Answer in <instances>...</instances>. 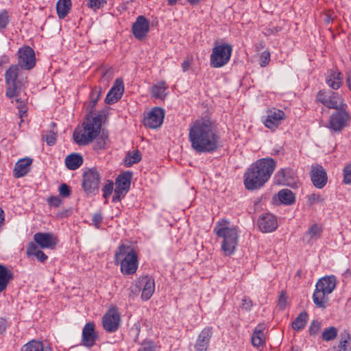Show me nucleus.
<instances>
[{
    "mask_svg": "<svg viewBox=\"0 0 351 351\" xmlns=\"http://www.w3.org/2000/svg\"><path fill=\"white\" fill-rule=\"evenodd\" d=\"M262 63H261V66H265L269 61V59H270V54L269 53H264L262 56Z\"/></svg>",
    "mask_w": 351,
    "mask_h": 351,
    "instance_id": "obj_57",
    "label": "nucleus"
},
{
    "mask_svg": "<svg viewBox=\"0 0 351 351\" xmlns=\"http://www.w3.org/2000/svg\"><path fill=\"white\" fill-rule=\"evenodd\" d=\"M8 327V322L4 318H0V334H3Z\"/></svg>",
    "mask_w": 351,
    "mask_h": 351,
    "instance_id": "obj_56",
    "label": "nucleus"
},
{
    "mask_svg": "<svg viewBox=\"0 0 351 351\" xmlns=\"http://www.w3.org/2000/svg\"><path fill=\"white\" fill-rule=\"evenodd\" d=\"M167 86L165 82H161L152 87V94L156 98L162 99L165 96V92Z\"/></svg>",
    "mask_w": 351,
    "mask_h": 351,
    "instance_id": "obj_35",
    "label": "nucleus"
},
{
    "mask_svg": "<svg viewBox=\"0 0 351 351\" xmlns=\"http://www.w3.org/2000/svg\"><path fill=\"white\" fill-rule=\"evenodd\" d=\"M212 335L213 331L211 328H204L198 335L196 343L195 344V350L207 351Z\"/></svg>",
    "mask_w": 351,
    "mask_h": 351,
    "instance_id": "obj_21",
    "label": "nucleus"
},
{
    "mask_svg": "<svg viewBox=\"0 0 351 351\" xmlns=\"http://www.w3.org/2000/svg\"><path fill=\"white\" fill-rule=\"evenodd\" d=\"M21 69L19 65L12 64L5 73V81L6 84V96L9 98L17 97L20 93L23 80L21 78Z\"/></svg>",
    "mask_w": 351,
    "mask_h": 351,
    "instance_id": "obj_7",
    "label": "nucleus"
},
{
    "mask_svg": "<svg viewBox=\"0 0 351 351\" xmlns=\"http://www.w3.org/2000/svg\"><path fill=\"white\" fill-rule=\"evenodd\" d=\"M178 0H167L168 4L170 5H175Z\"/></svg>",
    "mask_w": 351,
    "mask_h": 351,
    "instance_id": "obj_63",
    "label": "nucleus"
},
{
    "mask_svg": "<svg viewBox=\"0 0 351 351\" xmlns=\"http://www.w3.org/2000/svg\"><path fill=\"white\" fill-rule=\"evenodd\" d=\"M326 82L331 88L337 90L343 83V75L337 71L330 70L326 78Z\"/></svg>",
    "mask_w": 351,
    "mask_h": 351,
    "instance_id": "obj_27",
    "label": "nucleus"
},
{
    "mask_svg": "<svg viewBox=\"0 0 351 351\" xmlns=\"http://www.w3.org/2000/svg\"><path fill=\"white\" fill-rule=\"evenodd\" d=\"M106 3V0H88V6L92 9H99Z\"/></svg>",
    "mask_w": 351,
    "mask_h": 351,
    "instance_id": "obj_47",
    "label": "nucleus"
},
{
    "mask_svg": "<svg viewBox=\"0 0 351 351\" xmlns=\"http://www.w3.org/2000/svg\"><path fill=\"white\" fill-rule=\"evenodd\" d=\"M308 320V313L306 311L301 312L292 322L291 326L294 330H300L304 328Z\"/></svg>",
    "mask_w": 351,
    "mask_h": 351,
    "instance_id": "obj_34",
    "label": "nucleus"
},
{
    "mask_svg": "<svg viewBox=\"0 0 351 351\" xmlns=\"http://www.w3.org/2000/svg\"><path fill=\"white\" fill-rule=\"evenodd\" d=\"M347 84L349 89L351 91V73H349L347 77Z\"/></svg>",
    "mask_w": 351,
    "mask_h": 351,
    "instance_id": "obj_60",
    "label": "nucleus"
},
{
    "mask_svg": "<svg viewBox=\"0 0 351 351\" xmlns=\"http://www.w3.org/2000/svg\"><path fill=\"white\" fill-rule=\"evenodd\" d=\"M191 4L195 5L197 4L200 0H187Z\"/></svg>",
    "mask_w": 351,
    "mask_h": 351,
    "instance_id": "obj_62",
    "label": "nucleus"
},
{
    "mask_svg": "<svg viewBox=\"0 0 351 351\" xmlns=\"http://www.w3.org/2000/svg\"><path fill=\"white\" fill-rule=\"evenodd\" d=\"M18 64L21 69L31 70L36 65L34 51L29 46L20 48L18 51Z\"/></svg>",
    "mask_w": 351,
    "mask_h": 351,
    "instance_id": "obj_12",
    "label": "nucleus"
},
{
    "mask_svg": "<svg viewBox=\"0 0 351 351\" xmlns=\"http://www.w3.org/2000/svg\"><path fill=\"white\" fill-rule=\"evenodd\" d=\"M311 177L313 185L318 189H322L326 184V173L322 166L314 167L311 171Z\"/></svg>",
    "mask_w": 351,
    "mask_h": 351,
    "instance_id": "obj_23",
    "label": "nucleus"
},
{
    "mask_svg": "<svg viewBox=\"0 0 351 351\" xmlns=\"http://www.w3.org/2000/svg\"><path fill=\"white\" fill-rule=\"evenodd\" d=\"M317 99L328 108L338 110L347 108L343 99L337 92L319 90L317 95Z\"/></svg>",
    "mask_w": 351,
    "mask_h": 351,
    "instance_id": "obj_9",
    "label": "nucleus"
},
{
    "mask_svg": "<svg viewBox=\"0 0 351 351\" xmlns=\"http://www.w3.org/2000/svg\"><path fill=\"white\" fill-rule=\"evenodd\" d=\"M276 177L278 178V182L280 184L287 186H293L295 184L293 171L290 169H281L278 171Z\"/></svg>",
    "mask_w": 351,
    "mask_h": 351,
    "instance_id": "obj_28",
    "label": "nucleus"
},
{
    "mask_svg": "<svg viewBox=\"0 0 351 351\" xmlns=\"http://www.w3.org/2000/svg\"><path fill=\"white\" fill-rule=\"evenodd\" d=\"M124 91L123 82L121 79L117 78L115 80L114 86L111 88L108 93L105 99L106 103L108 104H112L118 101Z\"/></svg>",
    "mask_w": 351,
    "mask_h": 351,
    "instance_id": "obj_20",
    "label": "nucleus"
},
{
    "mask_svg": "<svg viewBox=\"0 0 351 351\" xmlns=\"http://www.w3.org/2000/svg\"><path fill=\"white\" fill-rule=\"evenodd\" d=\"M308 199L310 204H314L319 202H323L324 199L319 195L316 193H312L308 195Z\"/></svg>",
    "mask_w": 351,
    "mask_h": 351,
    "instance_id": "obj_49",
    "label": "nucleus"
},
{
    "mask_svg": "<svg viewBox=\"0 0 351 351\" xmlns=\"http://www.w3.org/2000/svg\"><path fill=\"white\" fill-rule=\"evenodd\" d=\"M103 217L100 213H95L92 219L93 224L96 228H100V223L102 221Z\"/></svg>",
    "mask_w": 351,
    "mask_h": 351,
    "instance_id": "obj_51",
    "label": "nucleus"
},
{
    "mask_svg": "<svg viewBox=\"0 0 351 351\" xmlns=\"http://www.w3.org/2000/svg\"><path fill=\"white\" fill-rule=\"evenodd\" d=\"M128 190L122 189V188H119L117 186H115L114 194L112 197V202H119L122 197H123L125 194L128 193Z\"/></svg>",
    "mask_w": 351,
    "mask_h": 351,
    "instance_id": "obj_42",
    "label": "nucleus"
},
{
    "mask_svg": "<svg viewBox=\"0 0 351 351\" xmlns=\"http://www.w3.org/2000/svg\"><path fill=\"white\" fill-rule=\"evenodd\" d=\"M83 125V130H75L73 132L74 141L80 145L88 144L98 136L101 127L100 116L87 117Z\"/></svg>",
    "mask_w": 351,
    "mask_h": 351,
    "instance_id": "obj_4",
    "label": "nucleus"
},
{
    "mask_svg": "<svg viewBox=\"0 0 351 351\" xmlns=\"http://www.w3.org/2000/svg\"><path fill=\"white\" fill-rule=\"evenodd\" d=\"M26 254L28 256H34L41 263H45L48 258V256L39 250L38 245L34 242H30L27 245Z\"/></svg>",
    "mask_w": 351,
    "mask_h": 351,
    "instance_id": "obj_30",
    "label": "nucleus"
},
{
    "mask_svg": "<svg viewBox=\"0 0 351 351\" xmlns=\"http://www.w3.org/2000/svg\"><path fill=\"white\" fill-rule=\"evenodd\" d=\"M343 181L346 184H351V164L345 167L343 169Z\"/></svg>",
    "mask_w": 351,
    "mask_h": 351,
    "instance_id": "obj_46",
    "label": "nucleus"
},
{
    "mask_svg": "<svg viewBox=\"0 0 351 351\" xmlns=\"http://www.w3.org/2000/svg\"><path fill=\"white\" fill-rule=\"evenodd\" d=\"M336 285L337 280L334 276L320 278L315 285V289L313 294L314 304L319 308H325L328 304V295L334 291Z\"/></svg>",
    "mask_w": 351,
    "mask_h": 351,
    "instance_id": "obj_5",
    "label": "nucleus"
},
{
    "mask_svg": "<svg viewBox=\"0 0 351 351\" xmlns=\"http://www.w3.org/2000/svg\"><path fill=\"white\" fill-rule=\"evenodd\" d=\"M252 306V302L251 301V300L247 297H244L241 301V308L243 310L248 311H250Z\"/></svg>",
    "mask_w": 351,
    "mask_h": 351,
    "instance_id": "obj_50",
    "label": "nucleus"
},
{
    "mask_svg": "<svg viewBox=\"0 0 351 351\" xmlns=\"http://www.w3.org/2000/svg\"><path fill=\"white\" fill-rule=\"evenodd\" d=\"M228 221H218L214 228L216 234L223 239L221 249L226 255H230L235 251L238 243L239 231L236 228L224 226Z\"/></svg>",
    "mask_w": 351,
    "mask_h": 351,
    "instance_id": "obj_6",
    "label": "nucleus"
},
{
    "mask_svg": "<svg viewBox=\"0 0 351 351\" xmlns=\"http://www.w3.org/2000/svg\"><path fill=\"white\" fill-rule=\"evenodd\" d=\"M193 63V57L186 58L182 63V69L183 72H186L191 66Z\"/></svg>",
    "mask_w": 351,
    "mask_h": 351,
    "instance_id": "obj_52",
    "label": "nucleus"
},
{
    "mask_svg": "<svg viewBox=\"0 0 351 351\" xmlns=\"http://www.w3.org/2000/svg\"><path fill=\"white\" fill-rule=\"evenodd\" d=\"M32 163V159L28 157L19 160L13 170L14 177L19 178L27 175L31 169Z\"/></svg>",
    "mask_w": 351,
    "mask_h": 351,
    "instance_id": "obj_22",
    "label": "nucleus"
},
{
    "mask_svg": "<svg viewBox=\"0 0 351 351\" xmlns=\"http://www.w3.org/2000/svg\"><path fill=\"white\" fill-rule=\"evenodd\" d=\"M34 241L38 247L53 249L57 245V237L51 232H37L34 235Z\"/></svg>",
    "mask_w": 351,
    "mask_h": 351,
    "instance_id": "obj_15",
    "label": "nucleus"
},
{
    "mask_svg": "<svg viewBox=\"0 0 351 351\" xmlns=\"http://www.w3.org/2000/svg\"><path fill=\"white\" fill-rule=\"evenodd\" d=\"M113 190V182L112 181H108V183L105 184V186L102 189L103 196L104 198L107 199L112 194Z\"/></svg>",
    "mask_w": 351,
    "mask_h": 351,
    "instance_id": "obj_44",
    "label": "nucleus"
},
{
    "mask_svg": "<svg viewBox=\"0 0 351 351\" xmlns=\"http://www.w3.org/2000/svg\"><path fill=\"white\" fill-rule=\"evenodd\" d=\"M259 230L264 233L272 232L278 228L276 217L271 213L261 214L257 221Z\"/></svg>",
    "mask_w": 351,
    "mask_h": 351,
    "instance_id": "obj_13",
    "label": "nucleus"
},
{
    "mask_svg": "<svg viewBox=\"0 0 351 351\" xmlns=\"http://www.w3.org/2000/svg\"><path fill=\"white\" fill-rule=\"evenodd\" d=\"M286 305H287L286 293L285 291H282L279 296L278 306L280 309L283 310L286 307Z\"/></svg>",
    "mask_w": 351,
    "mask_h": 351,
    "instance_id": "obj_53",
    "label": "nucleus"
},
{
    "mask_svg": "<svg viewBox=\"0 0 351 351\" xmlns=\"http://www.w3.org/2000/svg\"><path fill=\"white\" fill-rule=\"evenodd\" d=\"M149 29V21L143 16H138L132 25V32L135 38L138 40L143 39L145 37Z\"/></svg>",
    "mask_w": 351,
    "mask_h": 351,
    "instance_id": "obj_18",
    "label": "nucleus"
},
{
    "mask_svg": "<svg viewBox=\"0 0 351 351\" xmlns=\"http://www.w3.org/2000/svg\"><path fill=\"white\" fill-rule=\"evenodd\" d=\"M140 283L143 285L141 298L144 300H148L155 290L154 280L152 277L145 276L141 278Z\"/></svg>",
    "mask_w": 351,
    "mask_h": 351,
    "instance_id": "obj_25",
    "label": "nucleus"
},
{
    "mask_svg": "<svg viewBox=\"0 0 351 351\" xmlns=\"http://www.w3.org/2000/svg\"><path fill=\"white\" fill-rule=\"evenodd\" d=\"M101 93V88H95L92 89L90 96V104L91 106V108L95 107L98 99H99Z\"/></svg>",
    "mask_w": 351,
    "mask_h": 351,
    "instance_id": "obj_41",
    "label": "nucleus"
},
{
    "mask_svg": "<svg viewBox=\"0 0 351 351\" xmlns=\"http://www.w3.org/2000/svg\"><path fill=\"white\" fill-rule=\"evenodd\" d=\"M324 21L326 23H330L332 21V18L329 14H326L324 17Z\"/></svg>",
    "mask_w": 351,
    "mask_h": 351,
    "instance_id": "obj_61",
    "label": "nucleus"
},
{
    "mask_svg": "<svg viewBox=\"0 0 351 351\" xmlns=\"http://www.w3.org/2000/svg\"><path fill=\"white\" fill-rule=\"evenodd\" d=\"M9 22V16L6 11L0 13V29H4Z\"/></svg>",
    "mask_w": 351,
    "mask_h": 351,
    "instance_id": "obj_45",
    "label": "nucleus"
},
{
    "mask_svg": "<svg viewBox=\"0 0 351 351\" xmlns=\"http://www.w3.org/2000/svg\"><path fill=\"white\" fill-rule=\"evenodd\" d=\"M321 328V323L317 320H313L308 328L309 334L311 336H316Z\"/></svg>",
    "mask_w": 351,
    "mask_h": 351,
    "instance_id": "obj_43",
    "label": "nucleus"
},
{
    "mask_svg": "<svg viewBox=\"0 0 351 351\" xmlns=\"http://www.w3.org/2000/svg\"><path fill=\"white\" fill-rule=\"evenodd\" d=\"M219 139L215 125L208 119H197L190 127L189 140L196 153L214 152L219 147Z\"/></svg>",
    "mask_w": 351,
    "mask_h": 351,
    "instance_id": "obj_1",
    "label": "nucleus"
},
{
    "mask_svg": "<svg viewBox=\"0 0 351 351\" xmlns=\"http://www.w3.org/2000/svg\"><path fill=\"white\" fill-rule=\"evenodd\" d=\"M302 274V270H301V269H299V270H298V271H297V272H296V276H298V277H301Z\"/></svg>",
    "mask_w": 351,
    "mask_h": 351,
    "instance_id": "obj_64",
    "label": "nucleus"
},
{
    "mask_svg": "<svg viewBox=\"0 0 351 351\" xmlns=\"http://www.w3.org/2000/svg\"><path fill=\"white\" fill-rule=\"evenodd\" d=\"M232 47L228 44H223L213 48L210 64L213 68H219L226 65L232 55Z\"/></svg>",
    "mask_w": 351,
    "mask_h": 351,
    "instance_id": "obj_8",
    "label": "nucleus"
},
{
    "mask_svg": "<svg viewBox=\"0 0 351 351\" xmlns=\"http://www.w3.org/2000/svg\"><path fill=\"white\" fill-rule=\"evenodd\" d=\"M337 335V329L331 326L328 328H326L322 335V338L323 340L326 341H329L335 339Z\"/></svg>",
    "mask_w": 351,
    "mask_h": 351,
    "instance_id": "obj_38",
    "label": "nucleus"
},
{
    "mask_svg": "<svg viewBox=\"0 0 351 351\" xmlns=\"http://www.w3.org/2000/svg\"><path fill=\"white\" fill-rule=\"evenodd\" d=\"M265 329L264 323L259 324L254 330L251 337V342L254 347L263 346L265 343V336L263 332Z\"/></svg>",
    "mask_w": 351,
    "mask_h": 351,
    "instance_id": "obj_24",
    "label": "nucleus"
},
{
    "mask_svg": "<svg viewBox=\"0 0 351 351\" xmlns=\"http://www.w3.org/2000/svg\"><path fill=\"white\" fill-rule=\"evenodd\" d=\"M350 119V115L346 108H341L330 115L327 127L331 132L339 133L348 126Z\"/></svg>",
    "mask_w": 351,
    "mask_h": 351,
    "instance_id": "obj_10",
    "label": "nucleus"
},
{
    "mask_svg": "<svg viewBox=\"0 0 351 351\" xmlns=\"http://www.w3.org/2000/svg\"><path fill=\"white\" fill-rule=\"evenodd\" d=\"M101 175L96 168L88 169L83 173L82 187L87 195L98 191Z\"/></svg>",
    "mask_w": 351,
    "mask_h": 351,
    "instance_id": "obj_11",
    "label": "nucleus"
},
{
    "mask_svg": "<svg viewBox=\"0 0 351 351\" xmlns=\"http://www.w3.org/2000/svg\"><path fill=\"white\" fill-rule=\"evenodd\" d=\"M71 8V0H58L56 3V12L59 19H64Z\"/></svg>",
    "mask_w": 351,
    "mask_h": 351,
    "instance_id": "obj_31",
    "label": "nucleus"
},
{
    "mask_svg": "<svg viewBox=\"0 0 351 351\" xmlns=\"http://www.w3.org/2000/svg\"><path fill=\"white\" fill-rule=\"evenodd\" d=\"M48 202L52 206L58 207L61 204L62 200L58 196H51L48 199Z\"/></svg>",
    "mask_w": 351,
    "mask_h": 351,
    "instance_id": "obj_54",
    "label": "nucleus"
},
{
    "mask_svg": "<svg viewBox=\"0 0 351 351\" xmlns=\"http://www.w3.org/2000/svg\"><path fill=\"white\" fill-rule=\"evenodd\" d=\"M97 338L94 323L86 324L82 330V344L85 347L91 348L95 344Z\"/></svg>",
    "mask_w": 351,
    "mask_h": 351,
    "instance_id": "obj_17",
    "label": "nucleus"
},
{
    "mask_svg": "<svg viewBox=\"0 0 351 351\" xmlns=\"http://www.w3.org/2000/svg\"><path fill=\"white\" fill-rule=\"evenodd\" d=\"M279 200L285 205H291L295 202L294 193L289 189H282L278 192Z\"/></svg>",
    "mask_w": 351,
    "mask_h": 351,
    "instance_id": "obj_33",
    "label": "nucleus"
},
{
    "mask_svg": "<svg viewBox=\"0 0 351 351\" xmlns=\"http://www.w3.org/2000/svg\"><path fill=\"white\" fill-rule=\"evenodd\" d=\"M348 343V341L346 339L342 340L340 342V348L341 350H343V351L346 350V344Z\"/></svg>",
    "mask_w": 351,
    "mask_h": 351,
    "instance_id": "obj_59",
    "label": "nucleus"
},
{
    "mask_svg": "<svg viewBox=\"0 0 351 351\" xmlns=\"http://www.w3.org/2000/svg\"><path fill=\"white\" fill-rule=\"evenodd\" d=\"M138 351H154V347L152 342L144 343Z\"/></svg>",
    "mask_w": 351,
    "mask_h": 351,
    "instance_id": "obj_55",
    "label": "nucleus"
},
{
    "mask_svg": "<svg viewBox=\"0 0 351 351\" xmlns=\"http://www.w3.org/2000/svg\"><path fill=\"white\" fill-rule=\"evenodd\" d=\"M59 193L62 197H67L71 195L70 187L66 184H62L59 187Z\"/></svg>",
    "mask_w": 351,
    "mask_h": 351,
    "instance_id": "obj_48",
    "label": "nucleus"
},
{
    "mask_svg": "<svg viewBox=\"0 0 351 351\" xmlns=\"http://www.w3.org/2000/svg\"><path fill=\"white\" fill-rule=\"evenodd\" d=\"M322 232V228L317 224H313L306 233V237L310 239H317L320 237Z\"/></svg>",
    "mask_w": 351,
    "mask_h": 351,
    "instance_id": "obj_39",
    "label": "nucleus"
},
{
    "mask_svg": "<svg viewBox=\"0 0 351 351\" xmlns=\"http://www.w3.org/2000/svg\"><path fill=\"white\" fill-rule=\"evenodd\" d=\"M165 111L162 108H154L144 119V125L150 128L155 129L160 127L163 121Z\"/></svg>",
    "mask_w": 351,
    "mask_h": 351,
    "instance_id": "obj_14",
    "label": "nucleus"
},
{
    "mask_svg": "<svg viewBox=\"0 0 351 351\" xmlns=\"http://www.w3.org/2000/svg\"><path fill=\"white\" fill-rule=\"evenodd\" d=\"M5 225V217L4 212L1 208H0V232L2 230Z\"/></svg>",
    "mask_w": 351,
    "mask_h": 351,
    "instance_id": "obj_58",
    "label": "nucleus"
},
{
    "mask_svg": "<svg viewBox=\"0 0 351 351\" xmlns=\"http://www.w3.org/2000/svg\"><path fill=\"white\" fill-rule=\"evenodd\" d=\"M276 167V162L271 158H264L250 165L244 174V185L247 190L262 187L270 178Z\"/></svg>",
    "mask_w": 351,
    "mask_h": 351,
    "instance_id": "obj_2",
    "label": "nucleus"
},
{
    "mask_svg": "<svg viewBox=\"0 0 351 351\" xmlns=\"http://www.w3.org/2000/svg\"><path fill=\"white\" fill-rule=\"evenodd\" d=\"M21 351H43V345L40 341L32 340L25 344Z\"/></svg>",
    "mask_w": 351,
    "mask_h": 351,
    "instance_id": "obj_36",
    "label": "nucleus"
},
{
    "mask_svg": "<svg viewBox=\"0 0 351 351\" xmlns=\"http://www.w3.org/2000/svg\"><path fill=\"white\" fill-rule=\"evenodd\" d=\"M285 118V112L279 109H272L267 111V117L264 121L265 127L275 130L280 123L281 120Z\"/></svg>",
    "mask_w": 351,
    "mask_h": 351,
    "instance_id": "obj_19",
    "label": "nucleus"
},
{
    "mask_svg": "<svg viewBox=\"0 0 351 351\" xmlns=\"http://www.w3.org/2000/svg\"><path fill=\"white\" fill-rule=\"evenodd\" d=\"M57 139V132L53 131L47 132L46 134L43 135V140L45 141L49 146L55 145Z\"/></svg>",
    "mask_w": 351,
    "mask_h": 351,
    "instance_id": "obj_40",
    "label": "nucleus"
},
{
    "mask_svg": "<svg viewBox=\"0 0 351 351\" xmlns=\"http://www.w3.org/2000/svg\"><path fill=\"white\" fill-rule=\"evenodd\" d=\"M14 279L12 271L5 265L0 264V293L5 291Z\"/></svg>",
    "mask_w": 351,
    "mask_h": 351,
    "instance_id": "obj_26",
    "label": "nucleus"
},
{
    "mask_svg": "<svg viewBox=\"0 0 351 351\" xmlns=\"http://www.w3.org/2000/svg\"><path fill=\"white\" fill-rule=\"evenodd\" d=\"M132 173L130 171H126L119 175L115 181V186H117L122 189L129 191L131 184Z\"/></svg>",
    "mask_w": 351,
    "mask_h": 351,
    "instance_id": "obj_32",
    "label": "nucleus"
},
{
    "mask_svg": "<svg viewBox=\"0 0 351 351\" xmlns=\"http://www.w3.org/2000/svg\"><path fill=\"white\" fill-rule=\"evenodd\" d=\"M114 262L117 265L120 264L123 274L132 275L138 269V254L132 247L122 244L115 252Z\"/></svg>",
    "mask_w": 351,
    "mask_h": 351,
    "instance_id": "obj_3",
    "label": "nucleus"
},
{
    "mask_svg": "<svg viewBox=\"0 0 351 351\" xmlns=\"http://www.w3.org/2000/svg\"><path fill=\"white\" fill-rule=\"evenodd\" d=\"M83 157L80 154H71L65 158L66 167L70 170H75L83 164Z\"/></svg>",
    "mask_w": 351,
    "mask_h": 351,
    "instance_id": "obj_29",
    "label": "nucleus"
},
{
    "mask_svg": "<svg viewBox=\"0 0 351 351\" xmlns=\"http://www.w3.org/2000/svg\"><path fill=\"white\" fill-rule=\"evenodd\" d=\"M141 160V154L138 150H136L132 154L128 153L125 157V162L127 167H131Z\"/></svg>",
    "mask_w": 351,
    "mask_h": 351,
    "instance_id": "obj_37",
    "label": "nucleus"
},
{
    "mask_svg": "<svg viewBox=\"0 0 351 351\" xmlns=\"http://www.w3.org/2000/svg\"><path fill=\"white\" fill-rule=\"evenodd\" d=\"M103 326L108 332H114L119 326L120 315L116 309H111L103 317Z\"/></svg>",
    "mask_w": 351,
    "mask_h": 351,
    "instance_id": "obj_16",
    "label": "nucleus"
}]
</instances>
